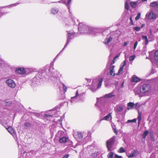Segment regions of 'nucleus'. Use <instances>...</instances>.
Masks as SVG:
<instances>
[{
	"label": "nucleus",
	"instance_id": "obj_1",
	"mask_svg": "<svg viewBox=\"0 0 158 158\" xmlns=\"http://www.w3.org/2000/svg\"><path fill=\"white\" fill-rule=\"evenodd\" d=\"M116 136H113L112 138L107 140L106 141V146L108 151H111V148L115 141Z\"/></svg>",
	"mask_w": 158,
	"mask_h": 158
},
{
	"label": "nucleus",
	"instance_id": "obj_2",
	"mask_svg": "<svg viewBox=\"0 0 158 158\" xmlns=\"http://www.w3.org/2000/svg\"><path fill=\"white\" fill-rule=\"evenodd\" d=\"M78 29L81 33H85L87 32L89 30V27L82 23L79 24Z\"/></svg>",
	"mask_w": 158,
	"mask_h": 158
},
{
	"label": "nucleus",
	"instance_id": "obj_3",
	"mask_svg": "<svg viewBox=\"0 0 158 158\" xmlns=\"http://www.w3.org/2000/svg\"><path fill=\"white\" fill-rule=\"evenodd\" d=\"M151 87L149 84H144L140 88V91L143 94L148 92L151 89Z\"/></svg>",
	"mask_w": 158,
	"mask_h": 158
},
{
	"label": "nucleus",
	"instance_id": "obj_4",
	"mask_svg": "<svg viewBox=\"0 0 158 158\" xmlns=\"http://www.w3.org/2000/svg\"><path fill=\"white\" fill-rule=\"evenodd\" d=\"M6 84L12 88H14L15 86V84L14 81L11 79H8L6 81Z\"/></svg>",
	"mask_w": 158,
	"mask_h": 158
},
{
	"label": "nucleus",
	"instance_id": "obj_5",
	"mask_svg": "<svg viewBox=\"0 0 158 158\" xmlns=\"http://www.w3.org/2000/svg\"><path fill=\"white\" fill-rule=\"evenodd\" d=\"M15 72L19 74H23L26 73V70L23 68H19L16 69Z\"/></svg>",
	"mask_w": 158,
	"mask_h": 158
},
{
	"label": "nucleus",
	"instance_id": "obj_6",
	"mask_svg": "<svg viewBox=\"0 0 158 158\" xmlns=\"http://www.w3.org/2000/svg\"><path fill=\"white\" fill-rule=\"evenodd\" d=\"M139 154V152L138 151L134 150L132 151L130 154L128 156V157L129 158H131Z\"/></svg>",
	"mask_w": 158,
	"mask_h": 158
},
{
	"label": "nucleus",
	"instance_id": "obj_7",
	"mask_svg": "<svg viewBox=\"0 0 158 158\" xmlns=\"http://www.w3.org/2000/svg\"><path fill=\"white\" fill-rule=\"evenodd\" d=\"M156 17V15L155 13L153 12H151L148 16V18L150 19H155Z\"/></svg>",
	"mask_w": 158,
	"mask_h": 158
},
{
	"label": "nucleus",
	"instance_id": "obj_8",
	"mask_svg": "<svg viewBox=\"0 0 158 158\" xmlns=\"http://www.w3.org/2000/svg\"><path fill=\"white\" fill-rule=\"evenodd\" d=\"M68 139V138L64 136L59 139V142L60 143H65L67 142Z\"/></svg>",
	"mask_w": 158,
	"mask_h": 158
},
{
	"label": "nucleus",
	"instance_id": "obj_9",
	"mask_svg": "<svg viewBox=\"0 0 158 158\" xmlns=\"http://www.w3.org/2000/svg\"><path fill=\"white\" fill-rule=\"evenodd\" d=\"M153 58L155 61L158 63V50L155 51L153 55Z\"/></svg>",
	"mask_w": 158,
	"mask_h": 158
},
{
	"label": "nucleus",
	"instance_id": "obj_10",
	"mask_svg": "<svg viewBox=\"0 0 158 158\" xmlns=\"http://www.w3.org/2000/svg\"><path fill=\"white\" fill-rule=\"evenodd\" d=\"M131 81L132 82H137L140 81L141 79L137 77L132 76L131 78Z\"/></svg>",
	"mask_w": 158,
	"mask_h": 158
},
{
	"label": "nucleus",
	"instance_id": "obj_11",
	"mask_svg": "<svg viewBox=\"0 0 158 158\" xmlns=\"http://www.w3.org/2000/svg\"><path fill=\"white\" fill-rule=\"evenodd\" d=\"M123 110V107L122 106H117L116 107L115 110L117 113H119Z\"/></svg>",
	"mask_w": 158,
	"mask_h": 158
},
{
	"label": "nucleus",
	"instance_id": "obj_12",
	"mask_svg": "<svg viewBox=\"0 0 158 158\" xmlns=\"http://www.w3.org/2000/svg\"><path fill=\"white\" fill-rule=\"evenodd\" d=\"M6 129L10 134L12 135L15 134V131L12 127H9L6 128Z\"/></svg>",
	"mask_w": 158,
	"mask_h": 158
},
{
	"label": "nucleus",
	"instance_id": "obj_13",
	"mask_svg": "<svg viewBox=\"0 0 158 158\" xmlns=\"http://www.w3.org/2000/svg\"><path fill=\"white\" fill-rule=\"evenodd\" d=\"M138 125L139 126L140 124V122L141 119V114L142 113L139 111V110L138 111Z\"/></svg>",
	"mask_w": 158,
	"mask_h": 158
},
{
	"label": "nucleus",
	"instance_id": "obj_14",
	"mask_svg": "<svg viewBox=\"0 0 158 158\" xmlns=\"http://www.w3.org/2000/svg\"><path fill=\"white\" fill-rule=\"evenodd\" d=\"M110 118L111 119V113H110L107 115L105 116L104 118L102 119L101 121L102 120H107L108 119H109Z\"/></svg>",
	"mask_w": 158,
	"mask_h": 158
},
{
	"label": "nucleus",
	"instance_id": "obj_15",
	"mask_svg": "<svg viewBox=\"0 0 158 158\" xmlns=\"http://www.w3.org/2000/svg\"><path fill=\"white\" fill-rule=\"evenodd\" d=\"M150 6L151 7L158 8V3L156 2H153L150 3Z\"/></svg>",
	"mask_w": 158,
	"mask_h": 158
},
{
	"label": "nucleus",
	"instance_id": "obj_16",
	"mask_svg": "<svg viewBox=\"0 0 158 158\" xmlns=\"http://www.w3.org/2000/svg\"><path fill=\"white\" fill-rule=\"evenodd\" d=\"M102 81H103L102 78H100V79H98V86H97V87L98 88H99L101 86L102 84Z\"/></svg>",
	"mask_w": 158,
	"mask_h": 158
},
{
	"label": "nucleus",
	"instance_id": "obj_17",
	"mask_svg": "<svg viewBox=\"0 0 158 158\" xmlns=\"http://www.w3.org/2000/svg\"><path fill=\"white\" fill-rule=\"evenodd\" d=\"M135 106L133 102H130L128 103L127 109L129 110L130 108L133 107Z\"/></svg>",
	"mask_w": 158,
	"mask_h": 158
},
{
	"label": "nucleus",
	"instance_id": "obj_18",
	"mask_svg": "<svg viewBox=\"0 0 158 158\" xmlns=\"http://www.w3.org/2000/svg\"><path fill=\"white\" fill-rule=\"evenodd\" d=\"M142 38L143 39L145 40V44L146 45L148 43V38L147 36L145 35H143L142 36Z\"/></svg>",
	"mask_w": 158,
	"mask_h": 158
},
{
	"label": "nucleus",
	"instance_id": "obj_19",
	"mask_svg": "<svg viewBox=\"0 0 158 158\" xmlns=\"http://www.w3.org/2000/svg\"><path fill=\"white\" fill-rule=\"evenodd\" d=\"M72 34H73V33L68 32V37L67 41V42L65 45V46H66L67 45L69 44V40L70 39V37L71 35Z\"/></svg>",
	"mask_w": 158,
	"mask_h": 158
},
{
	"label": "nucleus",
	"instance_id": "obj_20",
	"mask_svg": "<svg viewBox=\"0 0 158 158\" xmlns=\"http://www.w3.org/2000/svg\"><path fill=\"white\" fill-rule=\"evenodd\" d=\"M114 96V95L113 94V93H111L108 94H106L105 95V97L106 98H111Z\"/></svg>",
	"mask_w": 158,
	"mask_h": 158
},
{
	"label": "nucleus",
	"instance_id": "obj_21",
	"mask_svg": "<svg viewBox=\"0 0 158 158\" xmlns=\"http://www.w3.org/2000/svg\"><path fill=\"white\" fill-rule=\"evenodd\" d=\"M130 4L132 8H135L137 6V3L136 2H130Z\"/></svg>",
	"mask_w": 158,
	"mask_h": 158
},
{
	"label": "nucleus",
	"instance_id": "obj_22",
	"mask_svg": "<svg viewBox=\"0 0 158 158\" xmlns=\"http://www.w3.org/2000/svg\"><path fill=\"white\" fill-rule=\"evenodd\" d=\"M114 155V153L110 152L107 155V158H113Z\"/></svg>",
	"mask_w": 158,
	"mask_h": 158
},
{
	"label": "nucleus",
	"instance_id": "obj_23",
	"mask_svg": "<svg viewBox=\"0 0 158 158\" xmlns=\"http://www.w3.org/2000/svg\"><path fill=\"white\" fill-rule=\"evenodd\" d=\"M58 10L56 9H53L51 10V13L53 14H56L58 13Z\"/></svg>",
	"mask_w": 158,
	"mask_h": 158
},
{
	"label": "nucleus",
	"instance_id": "obj_24",
	"mask_svg": "<svg viewBox=\"0 0 158 158\" xmlns=\"http://www.w3.org/2000/svg\"><path fill=\"white\" fill-rule=\"evenodd\" d=\"M112 39L111 37H110L108 39H107L104 43L106 44H108L110 42V41L112 40Z\"/></svg>",
	"mask_w": 158,
	"mask_h": 158
},
{
	"label": "nucleus",
	"instance_id": "obj_25",
	"mask_svg": "<svg viewBox=\"0 0 158 158\" xmlns=\"http://www.w3.org/2000/svg\"><path fill=\"white\" fill-rule=\"evenodd\" d=\"M124 67L123 66H121L120 67L119 69L118 74H117V75H119L120 74H121L122 73L123 71V70Z\"/></svg>",
	"mask_w": 158,
	"mask_h": 158
},
{
	"label": "nucleus",
	"instance_id": "obj_26",
	"mask_svg": "<svg viewBox=\"0 0 158 158\" xmlns=\"http://www.w3.org/2000/svg\"><path fill=\"white\" fill-rule=\"evenodd\" d=\"M125 152V150L123 147H121L118 151V152L119 153H123L124 152Z\"/></svg>",
	"mask_w": 158,
	"mask_h": 158
},
{
	"label": "nucleus",
	"instance_id": "obj_27",
	"mask_svg": "<svg viewBox=\"0 0 158 158\" xmlns=\"http://www.w3.org/2000/svg\"><path fill=\"white\" fill-rule=\"evenodd\" d=\"M71 0H63V1L64 2L68 5H69Z\"/></svg>",
	"mask_w": 158,
	"mask_h": 158
},
{
	"label": "nucleus",
	"instance_id": "obj_28",
	"mask_svg": "<svg viewBox=\"0 0 158 158\" xmlns=\"http://www.w3.org/2000/svg\"><path fill=\"white\" fill-rule=\"evenodd\" d=\"M136 121V118L132 120H128L127 122L128 123H135Z\"/></svg>",
	"mask_w": 158,
	"mask_h": 158
},
{
	"label": "nucleus",
	"instance_id": "obj_29",
	"mask_svg": "<svg viewBox=\"0 0 158 158\" xmlns=\"http://www.w3.org/2000/svg\"><path fill=\"white\" fill-rule=\"evenodd\" d=\"M129 4L128 3L125 2V8L127 10H128L129 9Z\"/></svg>",
	"mask_w": 158,
	"mask_h": 158
},
{
	"label": "nucleus",
	"instance_id": "obj_30",
	"mask_svg": "<svg viewBox=\"0 0 158 158\" xmlns=\"http://www.w3.org/2000/svg\"><path fill=\"white\" fill-rule=\"evenodd\" d=\"M149 133L148 131H146L143 133V136L144 138H145V137Z\"/></svg>",
	"mask_w": 158,
	"mask_h": 158
},
{
	"label": "nucleus",
	"instance_id": "obj_31",
	"mask_svg": "<svg viewBox=\"0 0 158 158\" xmlns=\"http://www.w3.org/2000/svg\"><path fill=\"white\" fill-rule=\"evenodd\" d=\"M140 15H141L140 13H138V14L137 15V16L135 18V19L136 20H138L139 19Z\"/></svg>",
	"mask_w": 158,
	"mask_h": 158
},
{
	"label": "nucleus",
	"instance_id": "obj_32",
	"mask_svg": "<svg viewBox=\"0 0 158 158\" xmlns=\"http://www.w3.org/2000/svg\"><path fill=\"white\" fill-rule=\"evenodd\" d=\"M62 85L63 86V89L64 91V93H65L67 91V86L66 85H65L64 84H63Z\"/></svg>",
	"mask_w": 158,
	"mask_h": 158
},
{
	"label": "nucleus",
	"instance_id": "obj_33",
	"mask_svg": "<svg viewBox=\"0 0 158 158\" xmlns=\"http://www.w3.org/2000/svg\"><path fill=\"white\" fill-rule=\"evenodd\" d=\"M110 75L112 76H114L115 75V73L114 72V70H110Z\"/></svg>",
	"mask_w": 158,
	"mask_h": 158
},
{
	"label": "nucleus",
	"instance_id": "obj_34",
	"mask_svg": "<svg viewBox=\"0 0 158 158\" xmlns=\"http://www.w3.org/2000/svg\"><path fill=\"white\" fill-rule=\"evenodd\" d=\"M133 29L136 31H139L140 30V28L139 27H135Z\"/></svg>",
	"mask_w": 158,
	"mask_h": 158
},
{
	"label": "nucleus",
	"instance_id": "obj_35",
	"mask_svg": "<svg viewBox=\"0 0 158 158\" xmlns=\"http://www.w3.org/2000/svg\"><path fill=\"white\" fill-rule=\"evenodd\" d=\"M114 66L110 64V70H114Z\"/></svg>",
	"mask_w": 158,
	"mask_h": 158
},
{
	"label": "nucleus",
	"instance_id": "obj_36",
	"mask_svg": "<svg viewBox=\"0 0 158 158\" xmlns=\"http://www.w3.org/2000/svg\"><path fill=\"white\" fill-rule=\"evenodd\" d=\"M24 125L25 126L29 127L30 126V123L28 122H26L24 123Z\"/></svg>",
	"mask_w": 158,
	"mask_h": 158
},
{
	"label": "nucleus",
	"instance_id": "obj_37",
	"mask_svg": "<svg viewBox=\"0 0 158 158\" xmlns=\"http://www.w3.org/2000/svg\"><path fill=\"white\" fill-rule=\"evenodd\" d=\"M135 57V55L132 56H131L130 57V60H134Z\"/></svg>",
	"mask_w": 158,
	"mask_h": 158
},
{
	"label": "nucleus",
	"instance_id": "obj_38",
	"mask_svg": "<svg viewBox=\"0 0 158 158\" xmlns=\"http://www.w3.org/2000/svg\"><path fill=\"white\" fill-rule=\"evenodd\" d=\"M138 44V42L137 41H136L134 45V49H135L136 48Z\"/></svg>",
	"mask_w": 158,
	"mask_h": 158
},
{
	"label": "nucleus",
	"instance_id": "obj_39",
	"mask_svg": "<svg viewBox=\"0 0 158 158\" xmlns=\"http://www.w3.org/2000/svg\"><path fill=\"white\" fill-rule=\"evenodd\" d=\"M130 23L131 25H133L134 24V23L132 19V17L131 16L130 18Z\"/></svg>",
	"mask_w": 158,
	"mask_h": 158
},
{
	"label": "nucleus",
	"instance_id": "obj_40",
	"mask_svg": "<svg viewBox=\"0 0 158 158\" xmlns=\"http://www.w3.org/2000/svg\"><path fill=\"white\" fill-rule=\"evenodd\" d=\"M114 156L115 158H122V156H120L116 154H115Z\"/></svg>",
	"mask_w": 158,
	"mask_h": 158
},
{
	"label": "nucleus",
	"instance_id": "obj_41",
	"mask_svg": "<svg viewBox=\"0 0 158 158\" xmlns=\"http://www.w3.org/2000/svg\"><path fill=\"white\" fill-rule=\"evenodd\" d=\"M113 130L114 132L116 134V135H117L118 134V131H117L116 129L115 128H113Z\"/></svg>",
	"mask_w": 158,
	"mask_h": 158
},
{
	"label": "nucleus",
	"instance_id": "obj_42",
	"mask_svg": "<svg viewBox=\"0 0 158 158\" xmlns=\"http://www.w3.org/2000/svg\"><path fill=\"white\" fill-rule=\"evenodd\" d=\"M129 43V41L127 42H124L123 46L124 47L126 46Z\"/></svg>",
	"mask_w": 158,
	"mask_h": 158
},
{
	"label": "nucleus",
	"instance_id": "obj_43",
	"mask_svg": "<svg viewBox=\"0 0 158 158\" xmlns=\"http://www.w3.org/2000/svg\"><path fill=\"white\" fill-rule=\"evenodd\" d=\"M120 56V54H118V55L115 56L114 58V60H115L118 57Z\"/></svg>",
	"mask_w": 158,
	"mask_h": 158
},
{
	"label": "nucleus",
	"instance_id": "obj_44",
	"mask_svg": "<svg viewBox=\"0 0 158 158\" xmlns=\"http://www.w3.org/2000/svg\"><path fill=\"white\" fill-rule=\"evenodd\" d=\"M69 156V154H66L63 157L64 158H68Z\"/></svg>",
	"mask_w": 158,
	"mask_h": 158
},
{
	"label": "nucleus",
	"instance_id": "obj_45",
	"mask_svg": "<svg viewBox=\"0 0 158 158\" xmlns=\"http://www.w3.org/2000/svg\"><path fill=\"white\" fill-rule=\"evenodd\" d=\"M115 60H114V58H113V60L111 61V63L110 64H112H112H114V62H115Z\"/></svg>",
	"mask_w": 158,
	"mask_h": 158
},
{
	"label": "nucleus",
	"instance_id": "obj_46",
	"mask_svg": "<svg viewBox=\"0 0 158 158\" xmlns=\"http://www.w3.org/2000/svg\"><path fill=\"white\" fill-rule=\"evenodd\" d=\"M123 65L122 66H123V67H124V66H125L126 64V61H123Z\"/></svg>",
	"mask_w": 158,
	"mask_h": 158
},
{
	"label": "nucleus",
	"instance_id": "obj_47",
	"mask_svg": "<svg viewBox=\"0 0 158 158\" xmlns=\"http://www.w3.org/2000/svg\"><path fill=\"white\" fill-rule=\"evenodd\" d=\"M78 95V91L77 90V91L76 92V95L75 97H74L73 98H74L77 97V96Z\"/></svg>",
	"mask_w": 158,
	"mask_h": 158
},
{
	"label": "nucleus",
	"instance_id": "obj_48",
	"mask_svg": "<svg viewBox=\"0 0 158 158\" xmlns=\"http://www.w3.org/2000/svg\"><path fill=\"white\" fill-rule=\"evenodd\" d=\"M45 117H51L52 115H48V114H45Z\"/></svg>",
	"mask_w": 158,
	"mask_h": 158
},
{
	"label": "nucleus",
	"instance_id": "obj_49",
	"mask_svg": "<svg viewBox=\"0 0 158 158\" xmlns=\"http://www.w3.org/2000/svg\"><path fill=\"white\" fill-rule=\"evenodd\" d=\"M144 24H143L141 25V27H143L144 26Z\"/></svg>",
	"mask_w": 158,
	"mask_h": 158
},
{
	"label": "nucleus",
	"instance_id": "obj_50",
	"mask_svg": "<svg viewBox=\"0 0 158 158\" xmlns=\"http://www.w3.org/2000/svg\"><path fill=\"white\" fill-rule=\"evenodd\" d=\"M147 0H142L143 2H145L147 1Z\"/></svg>",
	"mask_w": 158,
	"mask_h": 158
}]
</instances>
